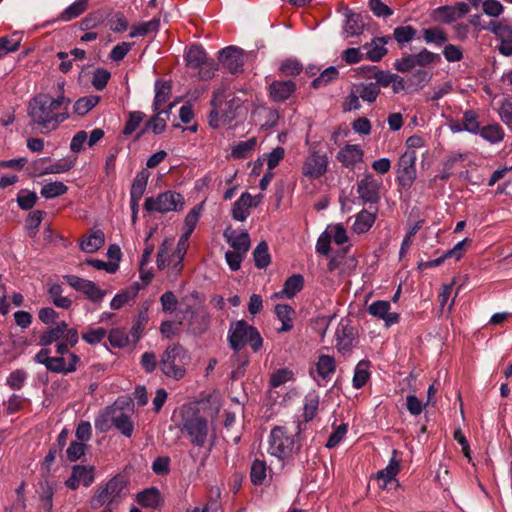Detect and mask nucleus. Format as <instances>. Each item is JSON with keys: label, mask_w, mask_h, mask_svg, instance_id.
<instances>
[{"label": "nucleus", "mask_w": 512, "mask_h": 512, "mask_svg": "<svg viewBox=\"0 0 512 512\" xmlns=\"http://www.w3.org/2000/svg\"><path fill=\"white\" fill-rule=\"evenodd\" d=\"M300 444L294 435L288 433L286 427H274L269 436V453L278 459L284 460L298 451Z\"/></svg>", "instance_id": "6e6552de"}, {"label": "nucleus", "mask_w": 512, "mask_h": 512, "mask_svg": "<svg viewBox=\"0 0 512 512\" xmlns=\"http://www.w3.org/2000/svg\"><path fill=\"white\" fill-rule=\"evenodd\" d=\"M72 472L85 487H89L94 481V470L92 467L76 465L73 467Z\"/></svg>", "instance_id": "bf43d9fd"}, {"label": "nucleus", "mask_w": 512, "mask_h": 512, "mask_svg": "<svg viewBox=\"0 0 512 512\" xmlns=\"http://www.w3.org/2000/svg\"><path fill=\"white\" fill-rule=\"evenodd\" d=\"M438 59L439 55L424 48L417 54H408L396 60L394 68L399 72L405 73L413 70L417 66L422 69L433 64Z\"/></svg>", "instance_id": "9b49d317"}, {"label": "nucleus", "mask_w": 512, "mask_h": 512, "mask_svg": "<svg viewBox=\"0 0 512 512\" xmlns=\"http://www.w3.org/2000/svg\"><path fill=\"white\" fill-rule=\"evenodd\" d=\"M374 222L375 214L363 210L356 217V221L353 225L354 231L357 233H364L372 227Z\"/></svg>", "instance_id": "09e8293b"}, {"label": "nucleus", "mask_w": 512, "mask_h": 512, "mask_svg": "<svg viewBox=\"0 0 512 512\" xmlns=\"http://www.w3.org/2000/svg\"><path fill=\"white\" fill-rule=\"evenodd\" d=\"M137 503L148 509H158L163 505V498L160 491L155 487L146 488L136 494Z\"/></svg>", "instance_id": "5701e85b"}, {"label": "nucleus", "mask_w": 512, "mask_h": 512, "mask_svg": "<svg viewBox=\"0 0 512 512\" xmlns=\"http://www.w3.org/2000/svg\"><path fill=\"white\" fill-rule=\"evenodd\" d=\"M328 169V157L326 153H320L316 149H310L302 165V174L309 179H319Z\"/></svg>", "instance_id": "f8f14e48"}, {"label": "nucleus", "mask_w": 512, "mask_h": 512, "mask_svg": "<svg viewBox=\"0 0 512 512\" xmlns=\"http://www.w3.org/2000/svg\"><path fill=\"white\" fill-rule=\"evenodd\" d=\"M208 59L205 50L199 45L190 46L185 56L187 66L194 69L205 64Z\"/></svg>", "instance_id": "473e14b6"}, {"label": "nucleus", "mask_w": 512, "mask_h": 512, "mask_svg": "<svg viewBox=\"0 0 512 512\" xmlns=\"http://www.w3.org/2000/svg\"><path fill=\"white\" fill-rule=\"evenodd\" d=\"M114 426L125 437L130 438L134 432V423L131 420V409H124L115 402L95 419V427L101 432H106Z\"/></svg>", "instance_id": "20e7f679"}, {"label": "nucleus", "mask_w": 512, "mask_h": 512, "mask_svg": "<svg viewBox=\"0 0 512 512\" xmlns=\"http://www.w3.org/2000/svg\"><path fill=\"white\" fill-rule=\"evenodd\" d=\"M267 465L264 460L255 459L250 470V479L254 485H262L266 479Z\"/></svg>", "instance_id": "49530a36"}, {"label": "nucleus", "mask_w": 512, "mask_h": 512, "mask_svg": "<svg viewBox=\"0 0 512 512\" xmlns=\"http://www.w3.org/2000/svg\"><path fill=\"white\" fill-rule=\"evenodd\" d=\"M243 100L234 93L227 92L224 87L213 92L211 111L208 117L209 125L218 128L230 123L236 117V111L241 107Z\"/></svg>", "instance_id": "7ed1b4c3"}, {"label": "nucleus", "mask_w": 512, "mask_h": 512, "mask_svg": "<svg viewBox=\"0 0 512 512\" xmlns=\"http://www.w3.org/2000/svg\"><path fill=\"white\" fill-rule=\"evenodd\" d=\"M255 266L257 268H265L270 264L271 258L268 251V244L261 241L253 251Z\"/></svg>", "instance_id": "a18cd8bd"}, {"label": "nucleus", "mask_w": 512, "mask_h": 512, "mask_svg": "<svg viewBox=\"0 0 512 512\" xmlns=\"http://www.w3.org/2000/svg\"><path fill=\"white\" fill-rule=\"evenodd\" d=\"M416 152L406 150L398 161L397 180L402 187H410L416 179Z\"/></svg>", "instance_id": "4468645a"}, {"label": "nucleus", "mask_w": 512, "mask_h": 512, "mask_svg": "<svg viewBox=\"0 0 512 512\" xmlns=\"http://www.w3.org/2000/svg\"><path fill=\"white\" fill-rule=\"evenodd\" d=\"M100 99L98 95L81 97L74 104V112L83 116L92 110L99 103Z\"/></svg>", "instance_id": "c03bdc74"}, {"label": "nucleus", "mask_w": 512, "mask_h": 512, "mask_svg": "<svg viewBox=\"0 0 512 512\" xmlns=\"http://www.w3.org/2000/svg\"><path fill=\"white\" fill-rule=\"evenodd\" d=\"M382 180L372 174H364L357 183V193L364 203L377 204L380 200Z\"/></svg>", "instance_id": "2eb2a0df"}, {"label": "nucleus", "mask_w": 512, "mask_h": 512, "mask_svg": "<svg viewBox=\"0 0 512 512\" xmlns=\"http://www.w3.org/2000/svg\"><path fill=\"white\" fill-rule=\"evenodd\" d=\"M229 344L238 352L246 345H250L254 352L260 350L263 339L259 331L244 320L231 323L228 333Z\"/></svg>", "instance_id": "0eeeda50"}, {"label": "nucleus", "mask_w": 512, "mask_h": 512, "mask_svg": "<svg viewBox=\"0 0 512 512\" xmlns=\"http://www.w3.org/2000/svg\"><path fill=\"white\" fill-rule=\"evenodd\" d=\"M184 204V197L180 193L168 190L160 193L156 198L147 197L145 199L144 208L148 212L164 214L172 211H181Z\"/></svg>", "instance_id": "9d476101"}, {"label": "nucleus", "mask_w": 512, "mask_h": 512, "mask_svg": "<svg viewBox=\"0 0 512 512\" xmlns=\"http://www.w3.org/2000/svg\"><path fill=\"white\" fill-rule=\"evenodd\" d=\"M463 127L465 131L472 134H478L480 131V125L478 122V116L472 110H467L463 115Z\"/></svg>", "instance_id": "0e129e2a"}, {"label": "nucleus", "mask_w": 512, "mask_h": 512, "mask_svg": "<svg viewBox=\"0 0 512 512\" xmlns=\"http://www.w3.org/2000/svg\"><path fill=\"white\" fill-rule=\"evenodd\" d=\"M370 362L367 360H361L355 367L353 376V387L356 389L362 388L370 378L369 372Z\"/></svg>", "instance_id": "ea45409f"}, {"label": "nucleus", "mask_w": 512, "mask_h": 512, "mask_svg": "<svg viewBox=\"0 0 512 512\" xmlns=\"http://www.w3.org/2000/svg\"><path fill=\"white\" fill-rule=\"evenodd\" d=\"M223 236L234 251L245 254L250 248V238L247 232L237 233L236 230L228 227L225 229Z\"/></svg>", "instance_id": "393cba45"}, {"label": "nucleus", "mask_w": 512, "mask_h": 512, "mask_svg": "<svg viewBox=\"0 0 512 512\" xmlns=\"http://www.w3.org/2000/svg\"><path fill=\"white\" fill-rule=\"evenodd\" d=\"M66 283L76 291L83 293L90 301L101 303L106 292L99 288L94 282L80 278L76 275H64Z\"/></svg>", "instance_id": "ddd939ff"}, {"label": "nucleus", "mask_w": 512, "mask_h": 512, "mask_svg": "<svg viewBox=\"0 0 512 512\" xmlns=\"http://www.w3.org/2000/svg\"><path fill=\"white\" fill-rule=\"evenodd\" d=\"M391 305L388 301L378 300L372 302L368 307V312L374 317L385 321L386 326H391L399 322L400 316L396 312H390Z\"/></svg>", "instance_id": "aec40b11"}, {"label": "nucleus", "mask_w": 512, "mask_h": 512, "mask_svg": "<svg viewBox=\"0 0 512 512\" xmlns=\"http://www.w3.org/2000/svg\"><path fill=\"white\" fill-rule=\"evenodd\" d=\"M277 318L282 322V326L277 329L279 333L288 332L293 328V315L295 311L287 304H278L275 307Z\"/></svg>", "instance_id": "2f4dec72"}, {"label": "nucleus", "mask_w": 512, "mask_h": 512, "mask_svg": "<svg viewBox=\"0 0 512 512\" xmlns=\"http://www.w3.org/2000/svg\"><path fill=\"white\" fill-rule=\"evenodd\" d=\"M336 348L342 355L349 354L353 347V328L340 324L335 332Z\"/></svg>", "instance_id": "b1692460"}, {"label": "nucleus", "mask_w": 512, "mask_h": 512, "mask_svg": "<svg viewBox=\"0 0 512 512\" xmlns=\"http://www.w3.org/2000/svg\"><path fill=\"white\" fill-rule=\"evenodd\" d=\"M184 315L189 314L188 326L193 333L201 334L206 331L210 324V315L204 308H193L191 305H186L185 309L181 311ZM185 316L178 322L182 324Z\"/></svg>", "instance_id": "dca6fc26"}, {"label": "nucleus", "mask_w": 512, "mask_h": 512, "mask_svg": "<svg viewBox=\"0 0 512 512\" xmlns=\"http://www.w3.org/2000/svg\"><path fill=\"white\" fill-rule=\"evenodd\" d=\"M111 73L105 68H96L92 73L91 84L98 90L102 91L108 84Z\"/></svg>", "instance_id": "4d7b16f0"}, {"label": "nucleus", "mask_w": 512, "mask_h": 512, "mask_svg": "<svg viewBox=\"0 0 512 512\" xmlns=\"http://www.w3.org/2000/svg\"><path fill=\"white\" fill-rule=\"evenodd\" d=\"M104 242V233L101 230H96L81 239L80 248L86 253H94L104 245Z\"/></svg>", "instance_id": "c85d7f7f"}, {"label": "nucleus", "mask_w": 512, "mask_h": 512, "mask_svg": "<svg viewBox=\"0 0 512 512\" xmlns=\"http://www.w3.org/2000/svg\"><path fill=\"white\" fill-rule=\"evenodd\" d=\"M183 244L184 242L179 241L176 251L172 252V240L165 239L162 242L157 254L158 269L163 270L168 268L170 275H179L183 268L182 262L186 253L184 246L181 247Z\"/></svg>", "instance_id": "1a4fd4ad"}, {"label": "nucleus", "mask_w": 512, "mask_h": 512, "mask_svg": "<svg viewBox=\"0 0 512 512\" xmlns=\"http://www.w3.org/2000/svg\"><path fill=\"white\" fill-rule=\"evenodd\" d=\"M37 200V194L27 190L20 191L17 197V203L22 210H29L33 208Z\"/></svg>", "instance_id": "338daca9"}, {"label": "nucleus", "mask_w": 512, "mask_h": 512, "mask_svg": "<svg viewBox=\"0 0 512 512\" xmlns=\"http://www.w3.org/2000/svg\"><path fill=\"white\" fill-rule=\"evenodd\" d=\"M62 294L63 288L60 284L55 283L49 286L48 295L52 303L58 308L69 309L72 305V300Z\"/></svg>", "instance_id": "58836bf2"}, {"label": "nucleus", "mask_w": 512, "mask_h": 512, "mask_svg": "<svg viewBox=\"0 0 512 512\" xmlns=\"http://www.w3.org/2000/svg\"><path fill=\"white\" fill-rule=\"evenodd\" d=\"M335 370L336 363L334 358L329 355H320L316 363L315 371H311V375L319 385H322L321 381L325 384L331 380Z\"/></svg>", "instance_id": "a211bd4d"}, {"label": "nucleus", "mask_w": 512, "mask_h": 512, "mask_svg": "<svg viewBox=\"0 0 512 512\" xmlns=\"http://www.w3.org/2000/svg\"><path fill=\"white\" fill-rule=\"evenodd\" d=\"M479 133L482 138L492 144L499 143L504 138V131L497 123L482 127Z\"/></svg>", "instance_id": "79ce46f5"}, {"label": "nucleus", "mask_w": 512, "mask_h": 512, "mask_svg": "<svg viewBox=\"0 0 512 512\" xmlns=\"http://www.w3.org/2000/svg\"><path fill=\"white\" fill-rule=\"evenodd\" d=\"M106 334L107 331L104 328L88 327L84 332H82L81 337L86 343L96 345L105 338Z\"/></svg>", "instance_id": "13d9d810"}, {"label": "nucleus", "mask_w": 512, "mask_h": 512, "mask_svg": "<svg viewBox=\"0 0 512 512\" xmlns=\"http://www.w3.org/2000/svg\"><path fill=\"white\" fill-rule=\"evenodd\" d=\"M219 60L230 73H238L243 67V51L234 46L226 47L220 52Z\"/></svg>", "instance_id": "f3484780"}, {"label": "nucleus", "mask_w": 512, "mask_h": 512, "mask_svg": "<svg viewBox=\"0 0 512 512\" xmlns=\"http://www.w3.org/2000/svg\"><path fill=\"white\" fill-rule=\"evenodd\" d=\"M256 144L257 140L255 137L246 141H240L232 148L231 156L235 159L247 158L255 149Z\"/></svg>", "instance_id": "37998d69"}, {"label": "nucleus", "mask_w": 512, "mask_h": 512, "mask_svg": "<svg viewBox=\"0 0 512 512\" xmlns=\"http://www.w3.org/2000/svg\"><path fill=\"white\" fill-rule=\"evenodd\" d=\"M251 207H253L252 195L248 192L242 193L233 204L232 217L237 221H245L250 215Z\"/></svg>", "instance_id": "bb28decb"}, {"label": "nucleus", "mask_w": 512, "mask_h": 512, "mask_svg": "<svg viewBox=\"0 0 512 512\" xmlns=\"http://www.w3.org/2000/svg\"><path fill=\"white\" fill-rule=\"evenodd\" d=\"M172 421L193 445H205L210 431L209 423L194 406L188 404L179 407L173 412Z\"/></svg>", "instance_id": "f03ea898"}, {"label": "nucleus", "mask_w": 512, "mask_h": 512, "mask_svg": "<svg viewBox=\"0 0 512 512\" xmlns=\"http://www.w3.org/2000/svg\"><path fill=\"white\" fill-rule=\"evenodd\" d=\"M81 364V359L75 353H69L68 357L56 356L50 360L48 370L54 373L69 374L77 370Z\"/></svg>", "instance_id": "6ab92c4d"}, {"label": "nucleus", "mask_w": 512, "mask_h": 512, "mask_svg": "<svg viewBox=\"0 0 512 512\" xmlns=\"http://www.w3.org/2000/svg\"><path fill=\"white\" fill-rule=\"evenodd\" d=\"M189 360L190 357L186 349L180 344H171L163 352L159 367L166 377L180 380L186 374L185 366Z\"/></svg>", "instance_id": "39448f33"}, {"label": "nucleus", "mask_w": 512, "mask_h": 512, "mask_svg": "<svg viewBox=\"0 0 512 512\" xmlns=\"http://www.w3.org/2000/svg\"><path fill=\"white\" fill-rule=\"evenodd\" d=\"M304 285V278L300 274H293L284 283L282 291L279 293L281 297L293 298L301 291Z\"/></svg>", "instance_id": "f704fd0d"}, {"label": "nucleus", "mask_w": 512, "mask_h": 512, "mask_svg": "<svg viewBox=\"0 0 512 512\" xmlns=\"http://www.w3.org/2000/svg\"><path fill=\"white\" fill-rule=\"evenodd\" d=\"M159 25H160V20L156 19V18H154L150 21H147V22H143L139 25L133 26L131 28L129 36L130 37L145 36L151 32L157 31L159 28Z\"/></svg>", "instance_id": "864d4df0"}, {"label": "nucleus", "mask_w": 512, "mask_h": 512, "mask_svg": "<svg viewBox=\"0 0 512 512\" xmlns=\"http://www.w3.org/2000/svg\"><path fill=\"white\" fill-rule=\"evenodd\" d=\"M339 76V72L334 66H330L326 68L317 78H315L312 81V86L315 89H318L320 87H324L331 83L332 81H335Z\"/></svg>", "instance_id": "5fc2aeb1"}, {"label": "nucleus", "mask_w": 512, "mask_h": 512, "mask_svg": "<svg viewBox=\"0 0 512 512\" xmlns=\"http://www.w3.org/2000/svg\"><path fill=\"white\" fill-rule=\"evenodd\" d=\"M41 490L39 509L41 512H51L53 508L54 491L48 483L42 484Z\"/></svg>", "instance_id": "3c124183"}, {"label": "nucleus", "mask_w": 512, "mask_h": 512, "mask_svg": "<svg viewBox=\"0 0 512 512\" xmlns=\"http://www.w3.org/2000/svg\"><path fill=\"white\" fill-rule=\"evenodd\" d=\"M354 88L357 91V96H360V98L363 101L372 103L376 101L379 93H380V87L377 83L369 82V83H359L354 85Z\"/></svg>", "instance_id": "e433bc0d"}, {"label": "nucleus", "mask_w": 512, "mask_h": 512, "mask_svg": "<svg viewBox=\"0 0 512 512\" xmlns=\"http://www.w3.org/2000/svg\"><path fill=\"white\" fill-rule=\"evenodd\" d=\"M75 164V160H70L67 158L60 159L57 162L45 167L40 171L39 176L46 174H61L65 173L73 168Z\"/></svg>", "instance_id": "de8ad7c7"}, {"label": "nucleus", "mask_w": 512, "mask_h": 512, "mask_svg": "<svg viewBox=\"0 0 512 512\" xmlns=\"http://www.w3.org/2000/svg\"><path fill=\"white\" fill-rule=\"evenodd\" d=\"M150 173L146 169L140 170L133 179L130 189V199L139 200L145 193Z\"/></svg>", "instance_id": "7c9ffc66"}, {"label": "nucleus", "mask_w": 512, "mask_h": 512, "mask_svg": "<svg viewBox=\"0 0 512 512\" xmlns=\"http://www.w3.org/2000/svg\"><path fill=\"white\" fill-rule=\"evenodd\" d=\"M296 91L292 80H274L268 87L270 98L274 102H284Z\"/></svg>", "instance_id": "412c9836"}, {"label": "nucleus", "mask_w": 512, "mask_h": 512, "mask_svg": "<svg viewBox=\"0 0 512 512\" xmlns=\"http://www.w3.org/2000/svg\"><path fill=\"white\" fill-rule=\"evenodd\" d=\"M280 72L285 76H297L302 70V64L296 59H287L279 67Z\"/></svg>", "instance_id": "69168bd1"}, {"label": "nucleus", "mask_w": 512, "mask_h": 512, "mask_svg": "<svg viewBox=\"0 0 512 512\" xmlns=\"http://www.w3.org/2000/svg\"><path fill=\"white\" fill-rule=\"evenodd\" d=\"M70 102L64 95L53 98L49 94L41 93L29 101L28 115L42 133L50 132L68 119Z\"/></svg>", "instance_id": "f257e3e1"}, {"label": "nucleus", "mask_w": 512, "mask_h": 512, "mask_svg": "<svg viewBox=\"0 0 512 512\" xmlns=\"http://www.w3.org/2000/svg\"><path fill=\"white\" fill-rule=\"evenodd\" d=\"M498 114L502 122L512 129V101L504 99L500 104Z\"/></svg>", "instance_id": "774afa93"}, {"label": "nucleus", "mask_w": 512, "mask_h": 512, "mask_svg": "<svg viewBox=\"0 0 512 512\" xmlns=\"http://www.w3.org/2000/svg\"><path fill=\"white\" fill-rule=\"evenodd\" d=\"M363 154L359 145L347 144L338 152L337 159L346 168H354L363 161Z\"/></svg>", "instance_id": "4be33fe9"}, {"label": "nucleus", "mask_w": 512, "mask_h": 512, "mask_svg": "<svg viewBox=\"0 0 512 512\" xmlns=\"http://www.w3.org/2000/svg\"><path fill=\"white\" fill-rule=\"evenodd\" d=\"M127 480L122 475L112 477L105 485L99 486L92 498L90 506L92 509H99L103 506L113 507L117 505L125 495L124 490Z\"/></svg>", "instance_id": "423d86ee"}, {"label": "nucleus", "mask_w": 512, "mask_h": 512, "mask_svg": "<svg viewBox=\"0 0 512 512\" xmlns=\"http://www.w3.org/2000/svg\"><path fill=\"white\" fill-rule=\"evenodd\" d=\"M487 29L493 33L500 42L512 41V25L507 21H490Z\"/></svg>", "instance_id": "72a5a7b5"}, {"label": "nucleus", "mask_w": 512, "mask_h": 512, "mask_svg": "<svg viewBox=\"0 0 512 512\" xmlns=\"http://www.w3.org/2000/svg\"><path fill=\"white\" fill-rule=\"evenodd\" d=\"M111 346L116 348H123L129 344V335L124 329H112L108 335Z\"/></svg>", "instance_id": "e2e57ef3"}, {"label": "nucleus", "mask_w": 512, "mask_h": 512, "mask_svg": "<svg viewBox=\"0 0 512 512\" xmlns=\"http://www.w3.org/2000/svg\"><path fill=\"white\" fill-rule=\"evenodd\" d=\"M433 17L437 21L452 23L458 19L453 6H441L434 10Z\"/></svg>", "instance_id": "680f3d73"}, {"label": "nucleus", "mask_w": 512, "mask_h": 512, "mask_svg": "<svg viewBox=\"0 0 512 512\" xmlns=\"http://www.w3.org/2000/svg\"><path fill=\"white\" fill-rule=\"evenodd\" d=\"M171 93V86L166 82L157 81L155 83V97L153 102V111L157 114H162L167 112L166 110H161V106L164 105Z\"/></svg>", "instance_id": "c756f323"}, {"label": "nucleus", "mask_w": 512, "mask_h": 512, "mask_svg": "<svg viewBox=\"0 0 512 512\" xmlns=\"http://www.w3.org/2000/svg\"><path fill=\"white\" fill-rule=\"evenodd\" d=\"M88 0H77L69 5L59 16L61 21L67 22L77 18L86 11Z\"/></svg>", "instance_id": "a19ab883"}, {"label": "nucleus", "mask_w": 512, "mask_h": 512, "mask_svg": "<svg viewBox=\"0 0 512 512\" xmlns=\"http://www.w3.org/2000/svg\"><path fill=\"white\" fill-rule=\"evenodd\" d=\"M364 27L360 14L351 13L347 15L344 30L349 36L359 35Z\"/></svg>", "instance_id": "603ef678"}, {"label": "nucleus", "mask_w": 512, "mask_h": 512, "mask_svg": "<svg viewBox=\"0 0 512 512\" xmlns=\"http://www.w3.org/2000/svg\"><path fill=\"white\" fill-rule=\"evenodd\" d=\"M68 191V187L60 181L50 182L41 188V195L46 199H52L64 195Z\"/></svg>", "instance_id": "8fccbe9b"}, {"label": "nucleus", "mask_w": 512, "mask_h": 512, "mask_svg": "<svg viewBox=\"0 0 512 512\" xmlns=\"http://www.w3.org/2000/svg\"><path fill=\"white\" fill-rule=\"evenodd\" d=\"M422 34L423 39L427 44L441 46L448 40L447 33L439 26L423 29Z\"/></svg>", "instance_id": "4c0bfd02"}, {"label": "nucleus", "mask_w": 512, "mask_h": 512, "mask_svg": "<svg viewBox=\"0 0 512 512\" xmlns=\"http://www.w3.org/2000/svg\"><path fill=\"white\" fill-rule=\"evenodd\" d=\"M388 40L389 37H376L372 39L371 43L365 44L363 49L366 50V58L372 62L380 61L387 54L385 45Z\"/></svg>", "instance_id": "a878e982"}, {"label": "nucleus", "mask_w": 512, "mask_h": 512, "mask_svg": "<svg viewBox=\"0 0 512 512\" xmlns=\"http://www.w3.org/2000/svg\"><path fill=\"white\" fill-rule=\"evenodd\" d=\"M319 397L315 393H309L305 397L304 418L305 421H311L318 410Z\"/></svg>", "instance_id": "052dcab7"}, {"label": "nucleus", "mask_w": 512, "mask_h": 512, "mask_svg": "<svg viewBox=\"0 0 512 512\" xmlns=\"http://www.w3.org/2000/svg\"><path fill=\"white\" fill-rule=\"evenodd\" d=\"M417 31L411 25L398 26L393 31V38L400 45L410 42L415 37Z\"/></svg>", "instance_id": "6e6d98bb"}, {"label": "nucleus", "mask_w": 512, "mask_h": 512, "mask_svg": "<svg viewBox=\"0 0 512 512\" xmlns=\"http://www.w3.org/2000/svg\"><path fill=\"white\" fill-rule=\"evenodd\" d=\"M65 330H67V323L64 321L58 322L55 326L48 328L42 333L39 338V344L45 347L53 342L62 341Z\"/></svg>", "instance_id": "cd10ccee"}, {"label": "nucleus", "mask_w": 512, "mask_h": 512, "mask_svg": "<svg viewBox=\"0 0 512 512\" xmlns=\"http://www.w3.org/2000/svg\"><path fill=\"white\" fill-rule=\"evenodd\" d=\"M202 205L195 206L189 211L184 220L185 232L180 238V242H186L193 233L201 215Z\"/></svg>", "instance_id": "c9c22d12"}]
</instances>
